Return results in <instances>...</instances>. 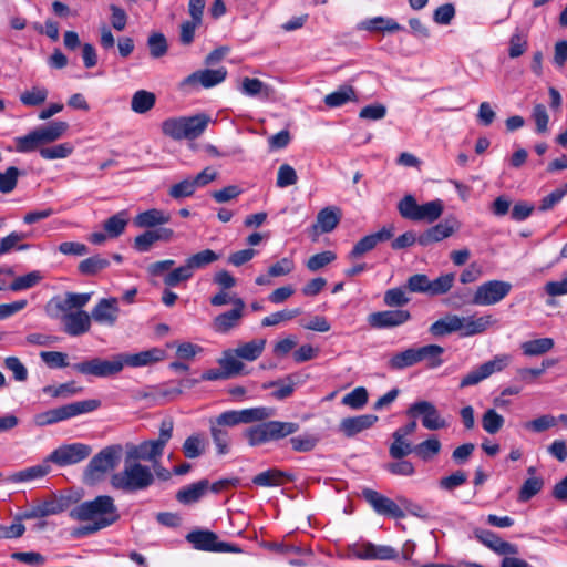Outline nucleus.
I'll return each instance as SVG.
<instances>
[{
    "instance_id": "53",
    "label": "nucleus",
    "mask_w": 567,
    "mask_h": 567,
    "mask_svg": "<svg viewBox=\"0 0 567 567\" xmlns=\"http://www.w3.org/2000/svg\"><path fill=\"white\" fill-rule=\"evenodd\" d=\"M544 486V480L542 477L537 476H530L519 488L518 492V501L519 502H528L530 498H533L535 495H537Z\"/></svg>"
},
{
    "instance_id": "41",
    "label": "nucleus",
    "mask_w": 567,
    "mask_h": 567,
    "mask_svg": "<svg viewBox=\"0 0 567 567\" xmlns=\"http://www.w3.org/2000/svg\"><path fill=\"white\" fill-rule=\"evenodd\" d=\"M266 340L265 339H254L249 342L243 343L238 346L236 349H233L239 359L246 361H255L257 360L265 350Z\"/></svg>"
},
{
    "instance_id": "46",
    "label": "nucleus",
    "mask_w": 567,
    "mask_h": 567,
    "mask_svg": "<svg viewBox=\"0 0 567 567\" xmlns=\"http://www.w3.org/2000/svg\"><path fill=\"white\" fill-rule=\"evenodd\" d=\"M340 215L337 208L326 207L317 215L316 228L321 233H331L339 224Z\"/></svg>"
},
{
    "instance_id": "63",
    "label": "nucleus",
    "mask_w": 567,
    "mask_h": 567,
    "mask_svg": "<svg viewBox=\"0 0 567 567\" xmlns=\"http://www.w3.org/2000/svg\"><path fill=\"white\" fill-rule=\"evenodd\" d=\"M528 48L527 37L519 30H516L509 39L508 55L516 59L523 55Z\"/></svg>"
},
{
    "instance_id": "18",
    "label": "nucleus",
    "mask_w": 567,
    "mask_h": 567,
    "mask_svg": "<svg viewBox=\"0 0 567 567\" xmlns=\"http://www.w3.org/2000/svg\"><path fill=\"white\" fill-rule=\"evenodd\" d=\"M362 496L379 515L389 516L392 518H403L405 516L404 511L394 501L374 489H363Z\"/></svg>"
},
{
    "instance_id": "49",
    "label": "nucleus",
    "mask_w": 567,
    "mask_h": 567,
    "mask_svg": "<svg viewBox=\"0 0 567 567\" xmlns=\"http://www.w3.org/2000/svg\"><path fill=\"white\" fill-rule=\"evenodd\" d=\"M209 431L216 446L217 454L219 456L228 454L230 451V436L228 431L213 423H209Z\"/></svg>"
},
{
    "instance_id": "21",
    "label": "nucleus",
    "mask_w": 567,
    "mask_h": 567,
    "mask_svg": "<svg viewBox=\"0 0 567 567\" xmlns=\"http://www.w3.org/2000/svg\"><path fill=\"white\" fill-rule=\"evenodd\" d=\"M121 355L123 367L142 368L163 361L167 353L166 349L154 347L137 353H121Z\"/></svg>"
},
{
    "instance_id": "14",
    "label": "nucleus",
    "mask_w": 567,
    "mask_h": 567,
    "mask_svg": "<svg viewBox=\"0 0 567 567\" xmlns=\"http://www.w3.org/2000/svg\"><path fill=\"white\" fill-rule=\"evenodd\" d=\"M91 453L92 447L84 443L63 444L49 454L48 461L60 467H65L86 460Z\"/></svg>"
},
{
    "instance_id": "37",
    "label": "nucleus",
    "mask_w": 567,
    "mask_h": 567,
    "mask_svg": "<svg viewBox=\"0 0 567 567\" xmlns=\"http://www.w3.org/2000/svg\"><path fill=\"white\" fill-rule=\"evenodd\" d=\"M29 233L11 231L0 239V256L7 255L12 250L24 251L30 248L29 244L22 241L29 238Z\"/></svg>"
},
{
    "instance_id": "20",
    "label": "nucleus",
    "mask_w": 567,
    "mask_h": 567,
    "mask_svg": "<svg viewBox=\"0 0 567 567\" xmlns=\"http://www.w3.org/2000/svg\"><path fill=\"white\" fill-rule=\"evenodd\" d=\"M394 235L392 225L382 227L379 231L362 237L348 255L349 259H358L364 254L373 250L378 244L391 239Z\"/></svg>"
},
{
    "instance_id": "27",
    "label": "nucleus",
    "mask_w": 567,
    "mask_h": 567,
    "mask_svg": "<svg viewBox=\"0 0 567 567\" xmlns=\"http://www.w3.org/2000/svg\"><path fill=\"white\" fill-rule=\"evenodd\" d=\"M461 337H472L485 332L489 327L497 323V320L492 315H484L481 317L468 316L460 317Z\"/></svg>"
},
{
    "instance_id": "52",
    "label": "nucleus",
    "mask_w": 567,
    "mask_h": 567,
    "mask_svg": "<svg viewBox=\"0 0 567 567\" xmlns=\"http://www.w3.org/2000/svg\"><path fill=\"white\" fill-rule=\"evenodd\" d=\"M285 476V472L277 468H270L254 476L252 484L262 487L278 486L282 483V478Z\"/></svg>"
},
{
    "instance_id": "54",
    "label": "nucleus",
    "mask_w": 567,
    "mask_h": 567,
    "mask_svg": "<svg viewBox=\"0 0 567 567\" xmlns=\"http://www.w3.org/2000/svg\"><path fill=\"white\" fill-rule=\"evenodd\" d=\"M74 151V146L70 142L61 143L50 147L40 150V156L43 159H61L69 157Z\"/></svg>"
},
{
    "instance_id": "31",
    "label": "nucleus",
    "mask_w": 567,
    "mask_h": 567,
    "mask_svg": "<svg viewBox=\"0 0 567 567\" xmlns=\"http://www.w3.org/2000/svg\"><path fill=\"white\" fill-rule=\"evenodd\" d=\"M377 421L378 416L373 414L346 417L340 423V431L343 432L346 436L351 437L370 429Z\"/></svg>"
},
{
    "instance_id": "6",
    "label": "nucleus",
    "mask_w": 567,
    "mask_h": 567,
    "mask_svg": "<svg viewBox=\"0 0 567 567\" xmlns=\"http://www.w3.org/2000/svg\"><path fill=\"white\" fill-rule=\"evenodd\" d=\"M299 430L295 422L267 421L251 426L246 431L250 446H259L270 441L285 439Z\"/></svg>"
},
{
    "instance_id": "61",
    "label": "nucleus",
    "mask_w": 567,
    "mask_h": 567,
    "mask_svg": "<svg viewBox=\"0 0 567 567\" xmlns=\"http://www.w3.org/2000/svg\"><path fill=\"white\" fill-rule=\"evenodd\" d=\"M48 97V90L45 87L33 86L31 90L24 91L20 95V101L25 106H39Z\"/></svg>"
},
{
    "instance_id": "19",
    "label": "nucleus",
    "mask_w": 567,
    "mask_h": 567,
    "mask_svg": "<svg viewBox=\"0 0 567 567\" xmlns=\"http://www.w3.org/2000/svg\"><path fill=\"white\" fill-rule=\"evenodd\" d=\"M411 320V312L404 309H391L372 312L368 317L369 324L374 329H392Z\"/></svg>"
},
{
    "instance_id": "25",
    "label": "nucleus",
    "mask_w": 567,
    "mask_h": 567,
    "mask_svg": "<svg viewBox=\"0 0 567 567\" xmlns=\"http://www.w3.org/2000/svg\"><path fill=\"white\" fill-rule=\"evenodd\" d=\"M63 330L71 337H79L90 331L91 317L83 310L63 312Z\"/></svg>"
},
{
    "instance_id": "9",
    "label": "nucleus",
    "mask_w": 567,
    "mask_h": 567,
    "mask_svg": "<svg viewBox=\"0 0 567 567\" xmlns=\"http://www.w3.org/2000/svg\"><path fill=\"white\" fill-rule=\"evenodd\" d=\"M512 290V284L503 280H488L480 285L471 301L474 306H493L501 302ZM463 302H467L463 300Z\"/></svg>"
},
{
    "instance_id": "62",
    "label": "nucleus",
    "mask_w": 567,
    "mask_h": 567,
    "mask_svg": "<svg viewBox=\"0 0 567 567\" xmlns=\"http://www.w3.org/2000/svg\"><path fill=\"white\" fill-rule=\"evenodd\" d=\"M557 419L551 414H544L524 424V429L534 433H542L554 427Z\"/></svg>"
},
{
    "instance_id": "26",
    "label": "nucleus",
    "mask_w": 567,
    "mask_h": 567,
    "mask_svg": "<svg viewBox=\"0 0 567 567\" xmlns=\"http://www.w3.org/2000/svg\"><path fill=\"white\" fill-rule=\"evenodd\" d=\"M476 538L486 547L492 549L498 555H515L518 553L516 545L502 539L494 532L488 529H477L475 532Z\"/></svg>"
},
{
    "instance_id": "22",
    "label": "nucleus",
    "mask_w": 567,
    "mask_h": 567,
    "mask_svg": "<svg viewBox=\"0 0 567 567\" xmlns=\"http://www.w3.org/2000/svg\"><path fill=\"white\" fill-rule=\"evenodd\" d=\"M219 259V255L212 249H204L186 259L183 266H179V281L189 279L194 271L205 268Z\"/></svg>"
},
{
    "instance_id": "48",
    "label": "nucleus",
    "mask_w": 567,
    "mask_h": 567,
    "mask_svg": "<svg viewBox=\"0 0 567 567\" xmlns=\"http://www.w3.org/2000/svg\"><path fill=\"white\" fill-rule=\"evenodd\" d=\"M417 363L415 348H409L404 351L393 354L388 365L391 370H403Z\"/></svg>"
},
{
    "instance_id": "30",
    "label": "nucleus",
    "mask_w": 567,
    "mask_h": 567,
    "mask_svg": "<svg viewBox=\"0 0 567 567\" xmlns=\"http://www.w3.org/2000/svg\"><path fill=\"white\" fill-rule=\"evenodd\" d=\"M174 231L167 228H158L154 230H146L135 237L133 247L138 252H146L151 250L152 246L158 240H168L172 238Z\"/></svg>"
},
{
    "instance_id": "4",
    "label": "nucleus",
    "mask_w": 567,
    "mask_h": 567,
    "mask_svg": "<svg viewBox=\"0 0 567 567\" xmlns=\"http://www.w3.org/2000/svg\"><path fill=\"white\" fill-rule=\"evenodd\" d=\"M443 210L444 203L439 198L420 205L413 195L408 194L398 203L401 217L415 223L432 224L441 217Z\"/></svg>"
},
{
    "instance_id": "15",
    "label": "nucleus",
    "mask_w": 567,
    "mask_h": 567,
    "mask_svg": "<svg viewBox=\"0 0 567 567\" xmlns=\"http://www.w3.org/2000/svg\"><path fill=\"white\" fill-rule=\"evenodd\" d=\"M212 118L206 113H197L192 116H179V138L187 140V147L196 152L199 147L194 140L199 137L207 128Z\"/></svg>"
},
{
    "instance_id": "59",
    "label": "nucleus",
    "mask_w": 567,
    "mask_h": 567,
    "mask_svg": "<svg viewBox=\"0 0 567 567\" xmlns=\"http://www.w3.org/2000/svg\"><path fill=\"white\" fill-rule=\"evenodd\" d=\"M455 281L453 272L443 274L434 280H430V296H441L451 290Z\"/></svg>"
},
{
    "instance_id": "58",
    "label": "nucleus",
    "mask_w": 567,
    "mask_h": 567,
    "mask_svg": "<svg viewBox=\"0 0 567 567\" xmlns=\"http://www.w3.org/2000/svg\"><path fill=\"white\" fill-rule=\"evenodd\" d=\"M504 417L494 409H488L482 416V426L488 434H496L504 425Z\"/></svg>"
},
{
    "instance_id": "35",
    "label": "nucleus",
    "mask_w": 567,
    "mask_h": 567,
    "mask_svg": "<svg viewBox=\"0 0 567 567\" xmlns=\"http://www.w3.org/2000/svg\"><path fill=\"white\" fill-rule=\"evenodd\" d=\"M169 220V215L156 208L147 209L137 214L133 220L138 228H153L164 225Z\"/></svg>"
},
{
    "instance_id": "10",
    "label": "nucleus",
    "mask_w": 567,
    "mask_h": 567,
    "mask_svg": "<svg viewBox=\"0 0 567 567\" xmlns=\"http://www.w3.org/2000/svg\"><path fill=\"white\" fill-rule=\"evenodd\" d=\"M512 357L509 354H497L492 360L482 363L472 369L460 381V388L473 386L489 378L492 374L502 372L509 365Z\"/></svg>"
},
{
    "instance_id": "60",
    "label": "nucleus",
    "mask_w": 567,
    "mask_h": 567,
    "mask_svg": "<svg viewBox=\"0 0 567 567\" xmlns=\"http://www.w3.org/2000/svg\"><path fill=\"white\" fill-rule=\"evenodd\" d=\"M368 398L367 389L358 386L342 398V404L353 410H360L367 404Z\"/></svg>"
},
{
    "instance_id": "3",
    "label": "nucleus",
    "mask_w": 567,
    "mask_h": 567,
    "mask_svg": "<svg viewBox=\"0 0 567 567\" xmlns=\"http://www.w3.org/2000/svg\"><path fill=\"white\" fill-rule=\"evenodd\" d=\"M153 482L154 476L151 470L140 463L125 465L123 471L114 473L110 478L111 486L123 493L146 489Z\"/></svg>"
},
{
    "instance_id": "45",
    "label": "nucleus",
    "mask_w": 567,
    "mask_h": 567,
    "mask_svg": "<svg viewBox=\"0 0 567 567\" xmlns=\"http://www.w3.org/2000/svg\"><path fill=\"white\" fill-rule=\"evenodd\" d=\"M554 344L551 338H539L523 342L520 349L524 355L535 357L547 353L554 348Z\"/></svg>"
},
{
    "instance_id": "40",
    "label": "nucleus",
    "mask_w": 567,
    "mask_h": 567,
    "mask_svg": "<svg viewBox=\"0 0 567 567\" xmlns=\"http://www.w3.org/2000/svg\"><path fill=\"white\" fill-rule=\"evenodd\" d=\"M355 100L357 94L354 89L351 85H341L338 90L327 94L323 102L328 107L336 109Z\"/></svg>"
},
{
    "instance_id": "33",
    "label": "nucleus",
    "mask_w": 567,
    "mask_h": 567,
    "mask_svg": "<svg viewBox=\"0 0 567 567\" xmlns=\"http://www.w3.org/2000/svg\"><path fill=\"white\" fill-rule=\"evenodd\" d=\"M51 471L50 461H48V457L38 465L30 466L27 468H23L19 472L13 473L8 477V481L11 483H23V482H30L33 480L42 478L45 475H48Z\"/></svg>"
},
{
    "instance_id": "57",
    "label": "nucleus",
    "mask_w": 567,
    "mask_h": 567,
    "mask_svg": "<svg viewBox=\"0 0 567 567\" xmlns=\"http://www.w3.org/2000/svg\"><path fill=\"white\" fill-rule=\"evenodd\" d=\"M406 290L405 286L386 290L383 297L384 305L390 308L408 305L410 302V298L406 296Z\"/></svg>"
},
{
    "instance_id": "16",
    "label": "nucleus",
    "mask_w": 567,
    "mask_h": 567,
    "mask_svg": "<svg viewBox=\"0 0 567 567\" xmlns=\"http://www.w3.org/2000/svg\"><path fill=\"white\" fill-rule=\"evenodd\" d=\"M406 415L413 419L422 416V425L431 431L447 426L445 419L441 416L436 406L430 401L421 400L412 403L406 410Z\"/></svg>"
},
{
    "instance_id": "13",
    "label": "nucleus",
    "mask_w": 567,
    "mask_h": 567,
    "mask_svg": "<svg viewBox=\"0 0 567 567\" xmlns=\"http://www.w3.org/2000/svg\"><path fill=\"white\" fill-rule=\"evenodd\" d=\"M173 424L165 422L161 426L158 439L145 441L135 445L131 451V456L136 460L155 462L163 454V450L172 437Z\"/></svg>"
},
{
    "instance_id": "34",
    "label": "nucleus",
    "mask_w": 567,
    "mask_h": 567,
    "mask_svg": "<svg viewBox=\"0 0 567 567\" xmlns=\"http://www.w3.org/2000/svg\"><path fill=\"white\" fill-rule=\"evenodd\" d=\"M417 363L425 362L430 369H435L442 365V354L444 348L437 344H426L420 348H415Z\"/></svg>"
},
{
    "instance_id": "23",
    "label": "nucleus",
    "mask_w": 567,
    "mask_h": 567,
    "mask_svg": "<svg viewBox=\"0 0 567 567\" xmlns=\"http://www.w3.org/2000/svg\"><path fill=\"white\" fill-rule=\"evenodd\" d=\"M120 308L116 298H103L91 311V319L104 326H114L117 321Z\"/></svg>"
},
{
    "instance_id": "12",
    "label": "nucleus",
    "mask_w": 567,
    "mask_h": 567,
    "mask_svg": "<svg viewBox=\"0 0 567 567\" xmlns=\"http://www.w3.org/2000/svg\"><path fill=\"white\" fill-rule=\"evenodd\" d=\"M186 540L193 548L213 553H241L237 545L218 540V536L210 530H193L186 535Z\"/></svg>"
},
{
    "instance_id": "39",
    "label": "nucleus",
    "mask_w": 567,
    "mask_h": 567,
    "mask_svg": "<svg viewBox=\"0 0 567 567\" xmlns=\"http://www.w3.org/2000/svg\"><path fill=\"white\" fill-rule=\"evenodd\" d=\"M91 296V292H66L63 299H54L53 301L61 312H72V309L81 310L90 301Z\"/></svg>"
},
{
    "instance_id": "56",
    "label": "nucleus",
    "mask_w": 567,
    "mask_h": 567,
    "mask_svg": "<svg viewBox=\"0 0 567 567\" xmlns=\"http://www.w3.org/2000/svg\"><path fill=\"white\" fill-rule=\"evenodd\" d=\"M239 414L241 423L247 424L265 421L274 414V411L270 408L259 406L240 410Z\"/></svg>"
},
{
    "instance_id": "11",
    "label": "nucleus",
    "mask_w": 567,
    "mask_h": 567,
    "mask_svg": "<svg viewBox=\"0 0 567 567\" xmlns=\"http://www.w3.org/2000/svg\"><path fill=\"white\" fill-rule=\"evenodd\" d=\"M227 69L220 66L218 69H202L186 76L179 86L188 92L199 89H212L223 83L227 78Z\"/></svg>"
},
{
    "instance_id": "29",
    "label": "nucleus",
    "mask_w": 567,
    "mask_h": 567,
    "mask_svg": "<svg viewBox=\"0 0 567 567\" xmlns=\"http://www.w3.org/2000/svg\"><path fill=\"white\" fill-rule=\"evenodd\" d=\"M302 383V377L299 373H291L284 379L269 381L262 385L264 389L277 388L272 393L276 400H285L292 395L297 385Z\"/></svg>"
},
{
    "instance_id": "55",
    "label": "nucleus",
    "mask_w": 567,
    "mask_h": 567,
    "mask_svg": "<svg viewBox=\"0 0 567 567\" xmlns=\"http://www.w3.org/2000/svg\"><path fill=\"white\" fill-rule=\"evenodd\" d=\"M205 451V440L197 433L187 437L183 444V452L187 458L199 457Z\"/></svg>"
},
{
    "instance_id": "42",
    "label": "nucleus",
    "mask_w": 567,
    "mask_h": 567,
    "mask_svg": "<svg viewBox=\"0 0 567 567\" xmlns=\"http://www.w3.org/2000/svg\"><path fill=\"white\" fill-rule=\"evenodd\" d=\"M128 224V213L127 210H121L115 215L109 217L104 224V231L109 235L110 238H117L121 236L126 226Z\"/></svg>"
},
{
    "instance_id": "64",
    "label": "nucleus",
    "mask_w": 567,
    "mask_h": 567,
    "mask_svg": "<svg viewBox=\"0 0 567 567\" xmlns=\"http://www.w3.org/2000/svg\"><path fill=\"white\" fill-rule=\"evenodd\" d=\"M21 172L14 166H10L4 173H0V192L2 194L11 193L18 184Z\"/></svg>"
},
{
    "instance_id": "28",
    "label": "nucleus",
    "mask_w": 567,
    "mask_h": 567,
    "mask_svg": "<svg viewBox=\"0 0 567 567\" xmlns=\"http://www.w3.org/2000/svg\"><path fill=\"white\" fill-rule=\"evenodd\" d=\"M234 308L229 311H226L219 316H217L214 320V329L219 333H226L231 328L236 327L243 317V310L245 308V303L240 298H237L233 301Z\"/></svg>"
},
{
    "instance_id": "43",
    "label": "nucleus",
    "mask_w": 567,
    "mask_h": 567,
    "mask_svg": "<svg viewBox=\"0 0 567 567\" xmlns=\"http://www.w3.org/2000/svg\"><path fill=\"white\" fill-rule=\"evenodd\" d=\"M218 364L228 379L240 374L244 370V363L231 349L224 351L223 357L218 359Z\"/></svg>"
},
{
    "instance_id": "8",
    "label": "nucleus",
    "mask_w": 567,
    "mask_h": 567,
    "mask_svg": "<svg viewBox=\"0 0 567 567\" xmlns=\"http://www.w3.org/2000/svg\"><path fill=\"white\" fill-rule=\"evenodd\" d=\"M73 370L84 375L107 378L120 373L123 370L121 353L112 357L111 360L93 358L83 362L74 363Z\"/></svg>"
},
{
    "instance_id": "5",
    "label": "nucleus",
    "mask_w": 567,
    "mask_h": 567,
    "mask_svg": "<svg viewBox=\"0 0 567 567\" xmlns=\"http://www.w3.org/2000/svg\"><path fill=\"white\" fill-rule=\"evenodd\" d=\"M121 445H109L95 454L83 471V482L86 485H95L105 474L114 470L122 456Z\"/></svg>"
},
{
    "instance_id": "2",
    "label": "nucleus",
    "mask_w": 567,
    "mask_h": 567,
    "mask_svg": "<svg viewBox=\"0 0 567 567\" xmlns=\"http://www.w3.org/2000/svg\"><path fill=\"white\" fill-rule=\"evenodd\" d=\"M69 125L63 121H53L48 125L39 126L23 136L14 138L16 151L19 153H40L44 145L58 141L68 131Z\"/></svg>"
},
{
    "instance_id": "47",
    "label": "nucleus",
    "mask_w": 567,
    "mask_h": 567,
    "mask_svg": "<svg viewBox=\"0 0 567 567\" xmlns=\"http://www.w3.org/2000/svg\"><path fill=\"white\" fill-rule=\"evenodd\" d=\"M110 266V260L101 255H95L82 260L78 269L82 275L93 276Z\"/></svg>"
},
{
    "instance_id": "51",
    "label": "nucleus",
    "mask_w": 567,
    "mask_h": 567,
    "mask_svg": "<svg viewBox=\"0 0 567 567\" xmlns=\"http://www.w3.org/2000/svg\"><path fill=\"white\" fill-rule=\"evenodd\" d=\"M441 446L439 439L432 436L413 446V452L423 461H429L440 453Z\"/></svg>"
},
{
    "instance_id": "24",
    "label": "nucleus",
    "mask_w": 567,
    "mask_h": 567,
    "mask_svg": "<svg viewBox=\"0 0 567 567\" xmlns=\"http://www.w3.org/2000/svg\"><path fill=\"white\" fill-rule=\"evenodd\" d=\"M457 228L458 226L455 220L445 219L420 234L417 243L419 245L426 247L431 244L449 238Z\"/></svg>"
},
{
    "instance_id": "38",
    "label": "nucleus",
    "mask_w": 567,
    "mask_h": 567,
    "mask_svg": "<svg viewBox=\"0 0 567 567\" xmlns=\"http://www.w3.org/2000/svg\"><path fill=\"white\" fill-rule=\"evenodd\" d=\"M461 321L457 315H447L430 326V333L434 337H443L453 332H460Z\"/></svg>"
},
{
    "instance_id": "44",
    "label": "nucleus",
    "mask_w": 567,
    "mask_h": 567,
    "mask_svg": "<svg viewBox=\"0 0 567 567\" xmlns=\"http://www.w3.org/2000/svg\"><path fill=\"white\" fill-rule=\"evenodd\" d=\"M156 102L154 93L146 90L136 91L131 100V109L137 114H144L153 109Z\"/></svg>"
},
{
    "instance_id": "50",
    "label": "nucleus",
    "mask_w": 567,
    "mask_h": 567,
    "mask_svg": "<svg viewBox=\"0 0 567 567\" xmlns=\"http://www.w3.org/2000/svg\"><path fill=\"white\" fill-rule=\"evenodd\" d=\"M43 279V275L39 270L30 271L23 276L17 277L8 289L11 291H22L37 286Z\"/></svg>"
},
{
    "instance_id": "32",
    "label": "nucleus",
    "mask_w": 567,
    "mask_h": 567,
    "mask_svg": "<svg viewBox=\"0 0 567 567\" xmlns=\"http://www.w3.org/2000/svg\"><path fill=\"white\" fill-rule=\"evenodd\" d=\"M208 491L209 481L207 478L185 485L179 489V503L184 505L198 503L208 493Z\"/></svg>"
},
{
    "instance_id": "17",
    "label": "nucleus",
    "mask_w": 567,
    "mask_h": 567,
    "mask_svg": "<svg viewBox=\"0 0 567 567\" xmlns=\"http://www.w3.org/2000/svg\"><path fill=\"white\" fill-rule=\"evenodd\" d=\"M206 0H189L188 14L189 20L179 25V42L190 44L195 38V31L203 24L204 9Z\"/></svg>"
},
{
    "instance_id": "1",
    "label": "nucleus",
    "mask_w": 567,
    "mask_h": 567,
    "mask_svg": "<svg viewBox=\"0 0 567 567\" xmlns=\"http://www.w3.org/2000/svg\"><path fill=\"white\" fill-rule=\"evenodd\" d=\"M70 517L79 522H89L87 525L72 532L73 537L81 538L113 525L120 519V513L113 497L99 495L73 507Z\"/></svg>"
},
{
    "instance_id": "7",
    "label": "nucleus",
    "mask_w": 567,
    "mask_h": 567,
    "mask_svg": "<svg viewBox=\"0 0 567 567\" xmlns=\"http://www.w3.org/2000/svg\"><path fill=\"white\" fill-rule=\"evenodd\" d=\"M99 400H83L72 402L59 408H54L34 415V424L38 426H48L61 421L75 417L81 414L90 413L100 408Z\"/></svg>"
},
{
    "instance_id": "36",
    "label": "nucleus",
    "mask_w": 567,
    "mask_h": 567,
    "mask_svg": "<svg viewBox=\"0 0 567 567\" xmlns=\"http://www.w3.org/2000/svg\"><path fill=\"white\" fill-rule=\"evenodd\" d=\"M358 28L360 30L367 31H388V32H398L404 30V27L399 24L392 18L385 17H374L372 19H367L359 23Z\"/></svg>"
}]
</instances>
